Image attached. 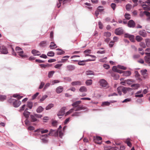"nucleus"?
<instances>
[{
	"label": "nucleus",
	"instance_id": "58",
	"mask_svg": "<svg viewBox=\"0 0 150 150\" xmlns=\"http://www.w3.org/2000/svg\"><path fill=\"white\" fill-rule=\"evenodd\" d=\"M10 47L11 48V49H12V54L14 56H16V53L15 52L14 50V49L12 47V45H11Z\"/></svg>",
	"mask_w": 150,
	"mask_h": 150
},
{
	"label": "nucleus",
	"instance_id": "55",
	"mask_svg": "<svg viewBox=\"0 0 150 150\" xmlns=\"http://www.w3.org/2000/svg\"><path fill=\"white\" fill-rule=\"evenodd\" d=\"M45 85V83L43 82H41L40 83V84L39 86V88L41 89L43 88L44 86Z\"/></svg>",
	"mask_w": 150,
	"mask_h": 150
},
{
	"label": "nucleus",
	"instance_id": "52",
	"mask_svg": "<svg viewBox=\"0 0 150 150\" xmlns=\"http://www.w3.org/2000/svg\"><path fill=\"white\" fill-rule=\"evenodd\" d=\"M131 6L129 4H127L126 6V8L127 11H129L131 8Z\"/></svg>",
	"mask_w": 150,
	"mask_h": 150
},
{
	"label": "nucleus",
	"instance_id": "60",
	"mask_svg": "<svg viewBox=\"0 0 150 150\" xmlns=\"http://www.w3.org/2000/svg\"><path fill=\"white\" fill-rule=\"evenodd\" d=\"M147 71V70L146 69L142 70H141V72L142 75H144L145 74Z\"/></svg>",
	"mask_w": 150,
	"mask_h": 150
},
{
	"label": "nucleus",
	"instance_id": "48",
	"mask_svg": "<svg viewBox=\"0 0 150 150\" xmlns=\"http://www.w3.org/2000/svg\"><path fill=\"white\" fill-rule=\"evenodd\" d=\"M110 104V103L108 101H105L103 102L102 103V105L105 106H109Z\"/></svg>",
	"mask_w": 150,
	"mask_h": 150
},
{
	"label": "nucleus",
	"instance_id": "26",
	"mask_svg": "<svg viewBox=\"0 0 150 150\" xmlns=\"http://www.w3.org/2000/svg\"><path fill=\"white\" fill-rule=\"evenodd\" d=\"M1 53L4 54H7L8 53V52L7 48L4 47L2 48L1 50Z\"/></svg>",
	"mask_w": 150,
	"mask_h": 150
},
{
	"label": "nucleus",
	"instance_id": "64",
	"mask_svg": "<svg viewBox=\"0 0 150 150\" xmlns=\"http://www.w3.org/2000/svg\"><path fill=\"white\" fill-rule=\"evenodd\" d=\"M143 13L147 16H150V13L147 11H145L143 12Z\"/></svg>",
	"mask_w": 150,
	"mask_h": 150
},
{
	"label": "nucleus",
	"instance_id": "13",
	"mask_svg": "<svg viewBox=\"0 0 150 150\" xmlns=\"http://www.w3.org/2000/svg\"><path fill=\"white\" fill-rule=\"evenodd\" d=\"M135 74V77L136 78L137 80H138L140 81H142V79L140 78V75L139 74L138 72L137 71H134Z\"/></svg>",
	"mask_w": 150,
	"mask_h": 150
},
{
	"label": "nucleus",
	"instance_id": "57",
	"mask_svg": "<svg viewBox=\"0 0 150 150\" xmlns=\"http://www.w3.org/2000/svg\"><path fill=\"white\" fill-rule=\"evenodd\" d=\"M62 64H57L54 66V67L55 68L59 69L62 66Z\"/></svg>",
	"mask_w": 150,
	"mask_h": 150
},
{
	"label": "nucleus",
	"instance_id": "12",
	"mask_svg": "<svg viewBox=\"0 0 150 150\" xmlns=\"http://www.w3.org/2000/svg\"><path fill=\"white\" fill-rule=\"evenodd\" d=\"M127 25L129 28H134L135 27V23L133 20H131L128 21Z\"/></svg>",
	"mask_w": 150,
	"mask_h": 150
},
{
	"label": "nucleus",
	"instance_id": "34",
	"mask_svg": "<svg viewBox=\"0 0 150 150\" xmlns=\"http://www.w3.org/2000/svg\"><path fill=\"white\" fill-rule=\"evenodd\" d=\"M46 45L47 42L46 41H42L40 44V46L43 47H45L46 46Z\"/></svg>",
	"mask_w": 150,
	"mask_h": 150
},
{
	"label": "nucleus",
	"instance_id": "38",
	"mask_svg": "<svg viewBox=\"0 0 150 150\" xmlns=\"http://www.w3.org/2000/svg\"><path fill=\"white\" fill-rule=\"evenodd\" d=\"M6 98V96L5 95H0V101H3L5 100Z\"/></svg>",
	"mask_w": 150,
	"mask_h": 150
},
{
	"label": "nucleus",
	"instance_id": "31",
	"mask_svg": "<svg viewBox=\"0 0 150 150\" xmlns=\"http://www.w3.org/2000/svg\"><path fill=\"white\" fill-rule=\"evenodd\" d=\"M56 45V44H55L53 42H51L50 46V47L51 49H52L57 47V46L55 47Z\"/></svg>",
	"mask_w": 150,
	"mask_h": 150
},
{
	"label": "nucleus",
	"instance_id": "1",
	"mask_svg": "<svg viewBox=\"0 0 150 150\" xmlns=\"http://www.w3.org/2000/svg\"><path fill=\"white\" fill-rule=\"evenodd\" d=\"M81 102V101L80 100L74 102L72 104V105L73 107L72 109L75 111H79L82 110H86V108L83 105H79Z\"/></svg>",
	"mask_w": 150,
	"mask_h": 150
},
{
	"label": "nucleus",
	"instance_id": "49",
	"mask_svg": "<svg viewBox=\"0 0 150 150\" xmlns=\"http://www.w3.org/2000/svg\"><path fill=\"white\" fill-rule=\"evenodd\" d=\"M116 4L115 3H112L110 5L111 7L113 10H115L116 8Z\"/></svg>",
	"mask_w": 150,
	"mask_h": 150
},
{
	"label": "nucleus",
	"instance_id": "20",
	"mask_svg": "<svg viewBox=\"0 0 150 150\" xmlns=\"http://www.w3.org/2000/svg\"><path fill=\"white\" fill-rule=\"evenodd\" d=\"M63 89V88L62 86H59L56 89V92L57 93H60L62 92Z\"/></svg>",
	"mask_w": 150,
	"mask_h": 150
},
{
	"label": "nucleus",
	"instance_id": "50",
	"mask_svg": "<svg viewBox=\"0 0 150 150\" xmlns=\"http://www.w3.org/2000/svg\"><path fill=\"white\" fill-rule=\"evenodd\" d=\"M127 83L129 85H130L131 84V82H134V80L133 79H127L126 80Z\"/></svg>",
	"mask_w": 150,
	"mask_h": 150
},
{
	"label": "nucleus",
	"instance_id": "24",
	"mask_svg": "<svg viewBox=\"0 0 150 150\" xmlns=\"http://www.w3.org/2000/svg\"><path fill=\"white\" fill-rule=\"evenodd\" d=\"M79 90L81 92H85L87 91V89L85 86H82L80 88Z\"/></svg>",
	"mask_w": 150,
	"mask_h": 150
},
{
	"label": "nucleus",
	"instance_id": "7",
	"mask_svg": "<svg viewBox=\"0 0 150 150\" xmlns=\"http://www.w3.org/2000/svg\"><path fill=\"white\" fill-rule=\"evenodd\" d=\"M145 54L146 55L144 58L145 62L150 66V52H146Z\"/></svg>",
	"mask_w": 150,
	"mask_h": 150
},
{
	"label": "nucleus",
	"instance_id": "44",
	"mask_svg": "<svg viewBox=\"0 0 150 150\" xmlns=\"http://www.w3.org/2000/svg\"><path fill=\"white\" fill-rule=\"evenodd\" d=\"M145 42L146 46L149 47L150 45V39H145Z\"/></svg>",
	"mask_w": 150,
	"mask_h": 150
},
{
	"label": "nucleus",
	"instance_id": "4",
	"mask_svg": "<svg viewBox=\"0 0 150 150\" xmlns=\"http://www.w3.org/2000/svg\"><path fill=\"white\" fill-rule=\"evenodd\" d=\"M16 100V99L12 98V97H11V98L9 99L8 100V102L10 103H12L13 106L14 107L17 108V107H18L21 104V102L18 101V103H18V104L17 105H15V103H16L15 101Z\"/></svg>",
	"mask_w": 150,
	"mask_h": 150
},
{
	"label": "nucleus",
	"instance_id": "32",
	"mask_svg": "<svg viewBox=\"0 0 150 150\" xmlns=\"http://www.w3.org/2000/svg\"><path fill=\"white\" fill-rule=\"evenodd\" d=\"M54 106V104L53 103H50L46 106L45 108L46 110H48L52 108H53Z\"/></svg>",
	"mask_w": 150,
	"mask_h": 150
},
{
	"label": "nucleus",
	"instance_id": "8",
	"mask_svg": "<svg viewBox=\"0 0 150 150\" xmlns=\"http://www.w3.org/2000/svg\"><path fill=\"white\" fill-rule=\"evenodd\" d=\"M115 33L117 35H121L124 33V30L122 28H116L115 30Z\"/></svg>",
	"mask_w": 150,
	"mask_h": 150
},
{
	"label": "nucleus",
	"instance_id": "29",
	"mask_svg": "<svg viewBox=\"0 0 150 150\" xmlns=\"http://www.w3.org/2000/svg\"><path fill=\"white\" fill-rule=\"evenodd\" d=\"M70 57V56L68 55L65 56L63 57V58H67L66 59L64 58L62 59L59 62H62L64 63V62L66 61L68 59V58H69Z\"/></svg>",
	"mask_w": 150,
	"mask_h": 150
},
{
	"label": "nucleus",
	"instance_id": "45",
	"mask_svg": "<svg viewBox=\"0 0 150 150\" xmlns=\"http://www.w3.org/2000/svg\"><path fill=\"white\" fill-rule=\"evenodd\" d=\"M103 7L102 6H99L98 7V10L99 12H101L104 10V9L103 8Z\"/></svg>",
	"mask_w": 150,
	"mask_h": 150
},
{
	"label": "nucleus",
	"instance_id": "3",
	"mask_svg": "<svg viewBox=\"0 0 150 150\" xmlns=\"http://www.w3.org/2000/svg\"><path fill=\"white\" fill-rule=\"evenodd\" d=\"M16 50L17 52L19 53V55L22 58H26L28 57L27 55L22 54L23 53V51L22 50V49L19 47H16Z\"/></svg>",
	"mask_w": 150,
	"mask_h": 150
},
{
	"label": "nucleus",
	"instance_id": "62",
	"mask_svg": "<svg viewBox=\"0 0 150 150\" xmlns=\"http://www.w3.org/2000/svg\"><path fill=\"white\" fill-rule=\"evenodd\" d=\"M74 111L72 108L70 109L69 111L66 112L65 114V115L67 116L70 114L72 112Z\"/></svg>",
	"mask_w": 150,
	"mask_h": 150
},
{
	"label": "nucleus",
	"instance_id": "2",
	"mask_svg": "<svg viewBox=\"0 0 150 150\" xmlns=\"http://www.w3.org/2000/svg\"><path fill=\"white\" fill-rule=\"evenodd\" d=\"M30 112L28 111H24L23 113V115L26 118V120L25 121V124L27 126L30 125V120H28L29 116L30 115Z\"/></svg>",
	"mask_w": 150,
	"mask_h": 150
},
{
	"label": "nucleus",
	"instance_id": "10",
	"mask_svg": "<svg viewBox=\"0 0 150 150\" xmlns=\"http://www.w3.org/2000/svg\"><path fill=\"white\" fill-rule=\"evenodd\" d=\"M66 108V107H62L57 113V116L58 117H59L60 116L64 115L65 114V110Z\"/></svg>",
	"mask_w": 150,
	"mask_h": 150
},
{
	"label": "nucleus",
	"instance_id": "33",
	"mask_svg": "<svg viewBox=\"0 0 150 150\" xmlns=\"http://www.w3.org/2000/svg\"><path fill=\"white\" fill-rule=\"evenodd\" d=\"M85 83L88 86L91 85L92 84V80L91 79L87 80L86 81Z\"/></svg>",
	"mask_w": 150,
	"mask_h": 150
},
{
	"label": "nucleus",
	"instance_id": "40",
	"mask_svg": "<svg viewBox=\"0 0 150 150\" xmlns=\"http://www.w3.org/2000/svg\"><path fill=\"white\" fill-rule=\"evenodd\" d=\"M86 74L87 75H94V73L91 70H88L86 71Z\"/></svg>",
	"mask_w": 150,
	"mask_h": 150
},
{
	"label": "nucleus",
	"instance_id": "15",
	"mask_svg": "<svg viewBox=\"0 0 150 150\" xmlns=\"http://www.w3.org/2000/svg\"><path fill=\"white\" fill-rule=\"evenodd\" d=\"M35 132H41V134H43L47 133L48 132V129H46L45 130H42V129H39L35 130L34 131Z\"/></svg>",
	"mask_w": 150,
	"mask_h": 150
},
{
	"label": "nucleus",
	"instance_id": "41",
	"mask_svg": "<svg viewBox=\"0 0 150 150\" xmlns=\"http://www.w3.org/2000/svg\"><path fill=\"white\" fill-rule=\"evenodd\" d=\"M54 73V71H52L49 72L48 74V77L49 78H50L53 76V74Z\"/></svg>",
	"mask_w": 150,
	"mask_h": 150
},
{
	"label": "nucleus",
	"instance_id": "53",
	"mask_svg": "<svg viewBox=\"0 0 150 150\" xmlns=\"http://www.w3.org/2000/svg\"><path fill=\"white\" fill-rule=\"evenodd\" d=\"M140 45L141 47L143 48H144L146 47V46L145 43L144 42H141L140 43Z\"/></svg>",
	"mask_w": 150,
	"mask_h": 150
},
{
	"label": "nucleus",
	"instance_id": "27",
	"mask_svg": "<svg viewBox=\"0 0 150 150\" xmlns=\"http://www.w3.org/2000/svg\"><path fill=\"white\" fill-rule=\"evenodd\" d=\"M142 6L143 7V9L144 10L147 11H149L150 10V7L147 6L146 4H143L142 5Z\"/></svg>",
	"mask_w": 150,
	"mask_h": 150
},
{
	"label": "nucleus",
	"instance_id": "56",
	"mask_svg": "<svg viewBox=\"0 0 150 150\" xmlns=\"http://www.w3.org/2000/svg\"><path fill=\"white\" fill-rule=\"evenodd\" d=\"M64 135L63 133L62 132L61 130H60L59 131V136L60 138L62 139V136Z\"/></svg>",
	"mask_w": 150,
	"mask_h": 150
},
{
	"label": "nucleus",
	"instance_id": "17",
	"mask_svg": "<svg viewBox=\"0 0 150 150\" xmlns=\"http://www.w3.org/2000/svg\"><path fill=\"white\" fill-rule=\"evenodd\" d=\"M140 86V85L139 83L133 84L131 85V87L133 88V89H137Z\"/></svg>",
	"mask_w": 150,
	"mask_h": 150
},
{
	"label": "nucleus",
	"instance_id": "14",
	"mask_svg": "<svg viewBox=\"0 0 150 150\" xmlns=\"http://www.w3.org/2000/svg\"><path fill=\"white\" fill-rule=\"evenodd\" d=\"M139 34L143 37H146L147 36V33L144 30L139 31Z\"/></svg>",
	"mask_w": 150,
	"mask_h": 150
},
{
	"label": "nucleus",
	"instance_id": "5",
	"mask_svg": "<svg viewBox=\"0 0 150 150\" xmlns=\"http://www.w3.org/2000/svg\"><path fill=\"white\" fill-rule=\"evenodd\" d=\"M99 83L100 86L103 88H108V83L107 81L104 79H101L100 80Z\"/></svg>",
	"mask_w": 150,
	"mask_h": 150
},
{
	"label": "nucleus",
	"instance_id": "22",
	"mask_svg": "<svg viewBox=\"0 0 150 150\" xmlns=\"http://www.w3.org/2000/svg\"><path fill=\"white\" fill-rule=\"evenodd\" d=\"M123 75L125 76H130L131 74V72L130 71H123Z\"/></svg>",
	"mask_w": 150,
	"mask_h": 150
},
{
	"label": "nucleus",
	"instance_id": "47",
	"mask_svg": "<svg viewBox=\"0 0 150 150\" xmlns=\"http://www.w3.org/2000/svg\"><path fill=\"white\" fill-rule=\"evenodd\" d=\"M117 67L118 68H119L120 69L124 70H125L127 69V68L126 67H125L123 66L118 65L117 66Z\"/></svg>",
	"mask_w": 150,
	"mask_h": 150
},
{
	"label": "nucleus",
	"instance_id": "35",
	"mask_svg": "<svg viewBox=\"0 0 150 150\" xmlns=\"http://www.w3.org/2000/svg\"><path fill=\"white\" fill-rule=\"evenodd\" d=\"M81 113V112H75L72 114L71 116L72 117H78L80 115Z\"/></svg>",
	"mask_w": 150,
	"mask_h": 150
},
{
	"label": "nucleus",
	"instance_id": "37",
	"mask_svg": "<svg viewBox=\"0 0 150 150\" xmlns=\"http://www.w3.org/2000/svg\"><path fill=\"white\" fill-rule=\"evenodd\" d=\"M48 96L46 95H45L43 96H42V97L41 98H40V100L39 101L40 103L42 102Z\"/></svg>",
	"mask_w": 150,
	"mask_h": 150
},
{
	"label": "nucleus",
	"instance_id": "18",
	"mask_svg": "<svg viewBox=\"0 0 150 150\" xmlns=\"http://www.w3.org/2000/svg\"><path fill=\"white\" fill-rule=\"evenodd\" d=\"M31 52L34 56H40L41 55L40 52L35 50H33Z\"/></svg>",
	"mask_w": 150,
	"mask_h": 150
},
{
	"label": "nucleus",
	"instance_id": "63",
	"mask_svg": "<svg viewBox=\"0 0 150 150\" xmlns=\"http://www.w3.org/2000/svg\"><path fill=\"white\" fill-rule=\"evenodd\" d=\"M103 67L105 69H108L110 68V66L109 65L105 64L103 65Z\"/></svg>",
	"mask_w": 150,
	"mask_h": 150
},
{
	"label": "nucleus",
	"instance_id": "28",
	"mask_svg": "<svg viewBox=\"0 0 150 150\" xmlns=\"http://www.w3.org/2000/svg\"><path fill=\"white\" fill-rule=\"evenodd\" d=\"M44 110V108H43L41 106H39L36 110V112L38 113H40L41 112Z\"/></svg>",
	"mask_w": 150,
	"mask_h": 150
},
{
	"label": "nucleus",
	"instance_id": "54",
	"mask_svg": "<svg viewBox=\"0 0 150 150\" xmlns=\"http://www.w3.org/2000/svg\"><path fill=\"white\" fill-rule=\"evenodd\" d=\"M122 91L125 94L127 92V87H123L122 89Z\"/></svg>",
	"mask_w": 150,
	"mask_h": 150
},
{
	"label": "nucleus",
	"instance_id": "16",
	"mask_svg": "<svg viewBox=\"0 0 150 150\" xmlns=\"http://www.w3.org/2000/svg\"><path fill=\"white\" fill-rule=\"evenodd\" d=\"M67 70L68 71H71L74 70L75 68V67L72 65H68L67 66Z\"/></svg>",
	"mask_w": 150,
	"mask_h": 150
},
{
	"label": "nucleus",
	"instance_id": "23",
	"mask_svg": "<svg viewBox=\"0 0 150 150\" xmlns=\"http://www.w3.org/2000/svg\"><path fill=\"white\" fill-rule=\"evenodd\" d=\"M102 139V138L100 136H96V138H94V141L97 144H101V142H98L97 141L99 140H101Z\"/></svg>",
	"mask_w": 150,
	"mask_h": 150
},
{
	"label": "nucleus",
	"instance_id": "61",
	"mask_svg": "<svg viewBox=\"0 0 150 150\" xmlns=\"http://www.w3.org/2000/svg\"><path fill=\"white\" fill-rule=\"evenodd\" d=\"M25 105L24 104L23 105L22 107L20 108V109L19 110V111L20 112H22V111L23 110L25 109Z\"/></svg>",
	"mask_w": 150,
	"mask_h": 150
},
{
	"label": "nucleus",
	"instance_id": "19",
	"mask_svg": "<svg viewBox=\"0 0 150 150\" xmlns=\"http://www.w3.org/2000/svg\"><path fill=\"white\" fill-rule=\"evenodd\" d=\"M71 84L73 86H80L82 85L81 82L80 81H73L71 82Z\"/></svg>",
	"mask_w": 150,
	"mask_h": 150
},
{
	"label": "nucleus",
	"instance_id": "51",
	"mask_svg": "<svg viewBox=\"0 0 150 150\" xmlns=\"http://www.w3.org/2000/svg\"><path fill=\"white\" fill-rule=\"evenodd\" d=\"M39 94V93L37 92L35 94H34L33 96H32V99L34 100L35 99Z\"/></svg>",
	"mask_w": 150,
	"mask_h": 150
},
{
	"label": "nucleus",
	"instance_id": "11",
	"mask_svg": "<svg viewBox=\"0 0 150 150\" xmlns=\"http://www.w3.org/2000/svg\"><path fill=\"white\" fill-rule=\"evenodd\" d=\"M39 120L37 119L34 114L33 115H30V125L31 122H38Z\"/></svg>",
	"mask_w": 150,
	"mask_h": 150
},
{
	"label": "nucleus",
	"instance_id": "6",
	"mask_svg": "<svg viewBox=\"0 0 150 150\" xmlns=\"http://www.w3.org/2000/svg\"><path fill=\"white\" fill-rule=\"evenodd\" d=\"M47 134L48 135H51L57 137L58 135V130H54L51 129L49 133Z\"/></svg>",
	"mask_w": 150,
	"mask_h": 150
},
{
	"label": "nucleus",
	"instance_id": "43",
	"mask_svg": "<svg viewBox=\"0 0 150 150\" xmlns=\"http://www.w3.org/2000/svg\"><path fill=\"white\" fill-rule=\"evenodd\" d=\"M131 16L129 13H125V18L128 20H129L131 18Z\"/></svg>",
	"mask_w": 150,
	"mask_h": 150
},
{
	"label": "nucleus",
	"instance_id": "21",
	"mask_svg": "<svg viewBox=\"0 0 150 150\" xmlns=\"http://www.w3.org/2000/svg\"><path fill=\"white\" fill-rule=\"evenodd\" d=\"M56 50L57 51H59L58 52H56L57 54L58 55H61L63 54H64L65 53V51L62 50L59 48L57 49Z\"/></svg>",
	"mask_w": 150,
	"mask_h": 150
},
{
	"label": "nucleus",
	"instance_id": "25",
	"mask_svg": "<svg viewBox=\"0 0 150 150\" xmlns=\"http://www.w3.org/2000/svg\"><path fill=\"white\" fill-rule=\"evenodd\" d=\"M73 61L74 62H78V64L80 66H84L85 65V63H84V62H83V60H73Z\"/></svg>",
	"mask_w": 150,
	"mask_h": 150
},
{
	"label": "nucleus",
	"instance_id": "42",
	"mask_svg": "<svg viewBox=\"0 0 150 150\" xmlns=\"http://www.w3.org/2000/svg\"><path fill=\"white\" fill-rule=\"evenodd\" d=\"M129 40L131 41L132 42H135V40H134V36L133 35H131L130 36H129Z\"/></svg>",
	"mask_w": 150,
	"mask_h": 150
},
{
	"label": "nucleus",
	"instance_id": "9",
	"mask_svg": "<svg viewBox=\"0 0 150 150\" xmlns=\"http://www.w3.org/2000/svg\"><path fill=\"white\" fill-rule=\"evenodd\" d=\"M48 137L47 134H45L41 135L40 139L42 140V142L44 143H46L48 142V140L47 138Z\"/></svg>",
	"mask_w": 150,
	"mask_h": 150
},
{
	"label": "nucleus",
	"instance_id": "36",
	"mask_svg": "<svg viewBox=\"0 0 150 150\" xmlns=\"http://www.w3.org/2000/svg\"><path fill=\"white\" fill-rule=\"evenodd\" d=\"M47 55L49 57H52L54 56V53L52 51H50L47 53Z\"/></svg>",
	"mask_w": 150,
	"mask_h": 150
},
{
	"label": "nucleus",
	"instance_id": "30",
	"mask_svg": "<svg viewBox=\"0 0 150 150\" xmlns=\"http://www.w3.org/2000/svg\"><path fill=\"white\" fill-rule=\"evenodd\" d=\"M33 105V103L32 102L30 101H28L27 102V106L30 109H32Z\"/></svg>",
	"mask_w": 150,
	"mask_h": 150
},
{
	"label": "nucleus",
	"instance_id": "59",
	"mask_svg": "<svg viewBox=\"0 0 150 150\" xmlns=\"http://www.w3.org/2000/svg\"><path fill=\"white\" fill-rule=\"evenodd\" d=\"M50 84L49 83H47L46 84L43 90H45L47 89L50 86Z\"/></svg>",
	"mask_w": 150,
	"mask_h": 150
},
{
	"label": "nucleus",
	"instance_id": "46",
	"mask_svg": "<svg viewBox=\"0 0 150 150\" xmlns=\"http://www.w3.org/2000/svg\"><path fill=\"white\" fill-rule=\"evenodd\" d=\"M111 35V33L108 32H105L104 33V36L108 37H110Z\"/></svg>",
	"mask_w": 150,
	"mask_h": 150
},
{
	"label": "nucleus",
	"instance_id": "39",
	"mask_svg": "<svg viewBox=\"0 0 150 150\" xmlns=\"http://www.w3.org/2000/svg\"><path fill=\"white\" fill-rule=\"evenodd\" d=\"M135 39L138 42H140L143 39V38L139 35L137 36L136 37Z\"/></svg>",
	"mask_w": 150,
	"mask_h": 150
}]
</instances>
